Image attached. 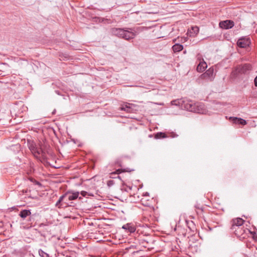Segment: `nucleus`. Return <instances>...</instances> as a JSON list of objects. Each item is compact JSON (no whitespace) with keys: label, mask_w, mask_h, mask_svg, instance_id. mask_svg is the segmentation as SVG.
<instances>
[{"label":"nucleus","mask_w":257,"mask_h":257,"mask_svg":"<svg viewBox=\"0 0 257 257\" xmlns=\"http://www.w3.org/2000/svg\"><path fill=\"white\" fill-rule=\"evenodd\" d=\"M92 22L95 23H103L104 24H110L111 23L110 19H105L103 17H91Z\"/></svg>","instance_id":"nucleus-11"},{"label":"nucleus","mask_w":257,"mask_h":257,"mask_svg":"<svg viewBox=\"0 0 257 257\" xmlns=\"http://www.w3.org/2000/svg\"><path fill=\"white\" fill-rule=\"evenodd\" d=\"M131 171H132V170H127V169H118L116 170L115 172L112 173L111 175H115V174H119L121 172H131Z\"/></svg>","instance_id":"nucleus-23"},{"label":"nucleus","mask_w":257,"mask_h":257,"mask_svg":"<svg viewBox=\"0 0 257 257\" xmlns=\"http://www.w3.org/2000/svg\"><path fill=\"white\" fill-rule=\"evenodd\" d=\"M79 193L78 192H72L71 191H67L63 195H62L56 202V206L58 208L66 207L67 206H73V202H63L66 198H68L69 201H72L76 200L78 198Z\"/></svg>","instance_id":"nucleus-1"},{"label":"nucleus","mask_w":257,"mask_h":257,"mask_svg":"<svg viewBox=\"0 0 257 257\" xmlns=\"http://www.w3.org/2000/svg\"><path fill=\"white\" fill-rule=\"evenodd\" d=\"M39 254L41 257H50L48 253L44 252L41 249L39 250Z\"/></svg>","instance_id":"nucleus-24"},{"label":"nucleus","mask_w":257,"mask_h":257,"mask_svg":"<svg viewBox=\"0 0 257 257\" xmlns=\"http://www.w3.org/2000/svg\"><path fill=\"white\" fill-rule=\"evenodd\" d=\"M254 83L255 86L257 87V76L254 78Z\"/></svg>","instance_id":"nucleus-31"},{"label":"nucleus","mask_w":257,"mask_h":257,"mask_svg":"<svg viewBox=\"0 0 257 257\" xmlns=\"http://www.w3.org/2000/svg\"><path fill=\"white\" fill-rule=\"evenodd\" d=\"M180 107L182 109L198 113H203V106L199 103H194L191 100L181 99Z\"/></svg>","instance_id":"nucleus-2"},{"label":"nucleus","mask_w":257,"mask_h":257,"mask_svg":"<svg viewBox=\"0 0 257 257\" xmlns=\"http://www.w3.org/2000/svg\"><path fill=\"white\" fill-rule=\"evenodd\" d=\"M29 218V220L28 221H30V222H31L33 218H32V216H31V215L29 216H28Z\"/></svg>","instance_id":"nucleus-33"},{"label":"nucleus","mask_w":257,"mask_h":257,"mask_svg":"<svg viewBox=\"0 0 257 257\" xmlns=\"http://www.w3.org/2000/svg\"><path fill=\"white\" fill-rule=\"evenodd\" d=\"M46 225L44 223H41L40 225H39V227H44V226H45Z\"/></svg>","instance_id":"nucleus-35"},{"label":"nucleus","mask_w":257,"mask_h":257,"mask_svg":"<svg viewBox=\"0 0 257 257\" xmlns=\"http://www.w3.org/2000/svg\"><path fill=\"white\" fill-rule=\"evenodd\" d=\"M124 30L123 29L120 28H114L111 29V32L113 35L121 38L122 37L124 34Z\"/></svg>","instance_id":"nucleus-13"},{"label":"nucleus","mask_w":257,"mask_h":257,"mask_svg":"<svg viewBox=\"0 0 257 257\" xmlns=\"http://www.w3.org/2000/svg\"><path fill=\"white\" fill-rule=\"evenodd\" d=\"M27 144L29 150L35 157H37L41 155L42 157H44L46 152L48 153L47 145H44L43 147L42 145L40 144V147H38L34 141L30 140H27Z\"/></svg>","instance_id":"nucleus-3"},{"label":"nucleus","mask_w":257,"mask_h":257,"mask_svg":"<svg viewBox=\"0 0 257 257\" xmlns=\"http://www.w3.org/2000/svg\"><path fill=\"white\" fill-rule=\"evenodd\" d=\"M181 101V99H177V100H174L171 101V104L172 105H179L181 106V104L180 103V102Z\"/></svg>","instance_id":"nucleus-27"},{"label":"nucleus","mask_w":257,"mask_h":257,"mask_svg":"<svg viewBox=\"0 0 257 257\" xmlns=\"http://www.w3.org/2000/svg\"><path fill=\"white\" fill-rule=\"evenodd\" d=\"M68 201H69L68 200V198H66L64 200V201H63V202H68Z\"/></svg>","instance_id":"nucleus-36"},{"label":"nucleus","mask_w":257,"mask_h":257,"mask_svg":"<svg viewBox=\"0 0 257 257\" xmlns=\"http://www.w3.org/2000/svg\"><path fill=\"white\" fill-rule=\"evenodd\" d=\"M251 69V66L250 64H243L238 65L236 67L235 71L237 73L246 74Z\"/></svg>","instance_id":"nucleus-5"},{"label":"nucleus","mask_w":257,"mask_h":257,"mask_svg":"<svg viewBox=\"0 0 257 257\" xmlns=\"http://www.w3.org/2000/svg\"><path fill=\"white\" fill-rule=\"evenodd\" d=\"M183 45L180 44H176L174 45L172 47L173 51L175 53L180 52L183 50Z\"/></svg>","instance_id":"nucleus-20"},{"label":"nucleus","mask_w":257,"mask_h":257,"mask_svg":"<svg viewBox=\"0 0 257 257\" xmlns=\"http://www.w3.org/2000/svg\"><path fill=\"white\" fill-rule=\"evenodd\" d=\"M3 226V222H0V227H2Z\"/></svg>","instance_id":"nucleus-38"},{"label":"nucleus","mask_w":257,"mask_h":257,"mask_svg":"<svg viewBox=\"0 0 257 257\" xmlns=\"http://www.w3.org/2000/svg\"><path fill=\"white\" fill-rule=\"evenodd\" d=\"M192 29L195 32H196V33H198L199 32V29L197 27H193Z\"/></svg>","instance_id":"nucleus-30"},{"label":"nucleus","mask_w":257,"mask_h":257,"mask_svg":"<svg viewBox=\"0 0 257 257\" xmlns=\"http://www.w3.org/2000/svg\"><path fill=\"white\" fill-rule=\"evenodd\" d=\"M149 195V193L148 192H146L144 194V196H148Z\"/></svg>","instance_id":"nucleus-39"},{"label":"nucleus","mask_w":257,"mask_h":257,"mask_svg":"<svg viewBox=\"0 0 257 257\" xmlns=\"http://www.w3.org/2000/svg\"><path fill=\"white\" fill-rule=\"evenodd\" d=\"M122 228L124 229L127 230L131 233L134 232L136 230L135 227L130 223L123 225Z\"/></svg>","instance_id":"nucleus-17"},{"label":"nucleus","mask_w":257,"mask_h":257,"mask_svg":"<svg viewBox=\"0 0 257 257\" xmlns=\"http://www.w3.org/2000/svg\"><path fill=\"white\" fill-rule=\"evenodd\" d=\"M139 13H140V12H139V11H136V12H132V13H131V14H139Z\"/></svg>","instance_id":"nucleus-34"},{"label":"nucleus","mask_w":257,"mask_h":257,"mask_svg":"<svg viewBox=\"0 0 257 257\" xmlns=\"http://www.w3.org/2000/svg\"><path fill=\"white\" fill-rule=\"evenodd\" d=\"M122 159L121 158H118L115 162V164L118 167H121V163H122V159Z\"/></svg>","instance_id":"nucleus-28"},{"label":"nucleus","mask_w":257,"mask_h":257,"mask_svg":"<svg viewBox=\"0 0 257 257\" xmlns=\"http://www.w3.org/2000/svg\"><path fill=\"white\" fill-rule=\"evenodd\" d=\"M132 189V186H128L124 184H123L121 187V190L122 191L129 192Z\"/></svg>","instance_id":"nucleus-22"},{"label":"nucleus","mask_w":257,"mask_h":257,"mask_svg":"<svg viewBox=\"0 0 257 257\" xmlns=\"http://www.w3.org/2000/svg\"><path fill=\"white\" fill-rule=\"evenodd\" d=\"M230 119L232 120L233 123L241 124L242 125H244L246 124V121L245 120L238 117H230Z\"/></svg>","instance_id":"nucleus-14"},{"label":"nucleus","mask_w":257,"mask_h":257,"mask_svg":"<svg viewBox=\"0 0 257 257\" xmlns=\"http://www.w3.org/2000/svg\"><path fill=\"white\" fill-rule=\"evenodd\" d=\"M88 15H93V14L92 13H90V14H88Z\"/></svg>","instance_id":"nucleus-40"},{"label":"nucleus","mask_w":257,"mask_h":257,"mask_svg":"<svg viewBox=\"0 0 257 257\" xmlns=\"http://www.w3.org/2000/svg\"><path fill=\"white\" fill-rule=\"evenodd\" d=\"M234 25V23L232 20H225L221 21L219 26V27L223 29H229L232 28Z\"/></svg>","instance_id":"nucleus-7"},{"label":"nucleus","mask_w":257,"mask_h":257,"mask_svg":"<svg viewBox=\"0 0 257 257\" xmlns=\"http://www.w3.org/2000/svg\"><path fill=\"white\" fill-rule=\"evenodd\" d=\"M124 34L122 37L124 39L130 40L133 39L135 37V34L132 32L124 30Z\"/></svg>","instance_id":"nucleus-18"},{"label":"nucleus","mask_w":257,"mask_h":257,"mask_svg":"<svg viewBox=\"0 0 257 257\" xmlns=\"http://www.w3.org/2000/svg\"><path fill=\"white\" fill-rule=\"evenodd\" d=\"M234 232L235 235L240 238H244L245 237V230L242 226L237 227L232 230Z\"/></svg>","instance_id":"nucleus-9"},{"label":"nucleus","mask_w":257,"mask_h":257,"mask_svg":"<svg viewBox=\"0 0 257 257\" xmlns=\"http://www.w3.org/2000/svg\"><path fill=\"white\" fill-rule=\"evenodd\" d=\"M256 33H257V30H256Z\"/></svg>","instance_id":"nucleus-41"},{"label":"nucleus","mask_w":257,"mask_h":257,"mask_svg":"<svg viewBox=\"0 0 257 257\" xmlns=\"http://www.w3.org/2000/svg\"><path fill=\"white\" fill-rule=\"evenodd\" d=\"M31 215V212L30 210L27 209L22 210L19 214V215L23 219H25L26 218L30 216Z\"/></svg>","instance_id":"nucleus-15"},{"label":"nucleus","mask_w":257,"mask_h":257,"mask_svg":"<svg viewBox=\"0 0 257 257\" xmlns=\"http://www.w3.org/2000/svg\"><path fill=\"white\" fill-rule=\"evenodd\" d=\"M134 106L133 104L130 103H125L122 104L120 107L119 110H124L127 113H132L133 112L134 109L132 107Z\"/></svg>","instance_id":"nucleus-12"},{"label":"nucleus","mask_w":257,"mask_h":257,"mask_svg":"<svg viewBox=\"0 0 257 257\" xmlns=\"http://www.w3.org/2000/svg\"><path fill=\"white\" fill-rule=\"evenodd\" d=\"M141 220L143 223V225H145L148 227H151L153 224V216L150 215L144 214Z\"/></svg>","instance_id":"nucleus-6"},{"label":"nucleus","mask_w":257,"mask_h":257,"mask_svg":"<svg viewBox=\"0 0 257 257\" xmlns=\"http://www.w3.org/2000/svg\"><path fill=\"white\" fill-rule=\"evenodd\" d=\"M244 221L241 218H237L233 219L231 220V226L230 227V229L231 230H233V229H235L237 227L242 226Z\"/></svg>","instance_id":"nucleus-8"},{"label":"nucleus","mask_w":257,"mask_h":257,"mask_svg":"<svg viewBox=\"0 0 257 257\" xmlns=\"http://www.w3.org/2000/svg\"><path fill=\"white\" fill-rule=\"evenodd\" d=\"M220 13H221V11L219 8L214 9L212 11V14L215 15V16H217V15H220Z\"/></svg>","instance_id":"nucleus-25"},{"label":"nucleus","mask_w":257,"mask_h":257,"mask_svg":"<svg viewBox=\"0 0 257 257\" xmlns=\"http://www.w3.org/2000/svg\"><path fill=\"white\" fill-rule=\"evenodd\" d=\"M154 242V240L151 238H145L140 240V244H142L143 246L145 247H149L148 244L150 243H152Z\"/></svg>","instance_id":"nucleus-19"},{"label":"nucleus","mask_w":257,"mask_h":257,"mask_svg":"<svg viewBox=\"0 0 257 257\" xmlns=\"http://www.w3.org/2000/svg\"><path fill=\"white\" fill-rule=\"evenodd\" d=\"M250 41L249 38H242L238 39L237 42V46L240 48H246L249 46Z\"/></svg>","instance_id":"nucleus-10"},{"label":"nucleus","mask_w":257,"mask_h":257,"mask_svg":"<svg viewBox=\"0 0 257 257\" xmlns=\"http://www.w3.org/2000/svg\"><path fill=\"white\" fill-rule=\"evenodd\" d=\"M168 137L167 135L163 132H158L155 135V138L156 139H164Z\"/></svg>","instance_id":"nucleus-21"},{"label":"nucleus","mask_w":257,"mask_h":257,"mask_svg":"<svg viewBox=\"0 0 257 257\" xmlns=\"http://www.w3.org/2000/svg\"><path fill=\"white\" fill-rule=\"evenodd\" d=\"M148 13H149V14H156V13H157V12H148Z\"/></svg>","instance_id":"nucleus-37"},{"label":"nucleus","mask_w":257,"mask_h":257,"mask_svg":"<svg viewBox=\"0 0 257 257\" xmlns=\"http://www.w3.org/2000/svg\"><path fill=\"white\" fill-rule=\"evenodd\" d=\"M215 77L214 69L212 67L209 68L204 73L200 75V78L209 81H212Z\"/></svg>","instance_id":"nucleus-4"},{"label":"nucleus","mask_w":257,"mask_h":257,"mask_svg":"<svg viewBox=\"0 0 257 257\" xmlns=\"http://www.w3.org/2000/svg\"><path fill=\"white\" fill-rule=\"evenodd\" d=\"M29 180L31 182H33V183H34L35 185H38V186H41V185H42V184H41V183H40V182H39V181H38L36 180L34 178H32V177H30V178H29Z\"/></svg>","instance_id":"nucleus-26"},{"label":"nucleus","mask_w":257,"mask_h":257,"mask_svg":"<svg viewBox=\"0 0 257 257\" xmlns=\"http://www.w3.org/2000/svg\"><path fill=\"white\" fill-rule=\"evenodd\" d=\"M81 194L82 195V196L84 197V196H85L86 195L87 192H85V191H81Z\"/></svg>","instance_id":"nucleus-32"},{"label":"nucleus","mask_w":257,"mask_h":257,"mask_svg":"<svg viewBox=\"0 0 257 257\" xmlns=\"http://www.w3.org/2000/svg\"><path fill=\"white\" fill-rule=\"evenodd\" d=\"M206 63L203 60L202 62H200L197 65L196 70L199 72H203L207 68Z\"/></svg>","instance_id":"nucleus-16"},{"label":"nucleus","mask_w":257,"mask_h":257,"mask_svg":"<svg viewBox=\"0 0 257 257\" xmlns=\"http://www.w3.org/2000/svg\"><path fill=\"white\" fill-rule=\"evenodd\" d=\"M114 184V182L113 180H109L107 182V185L108 187H111Z\"/></svg>","instance_id":"nucleus-29"}]
</instances>
